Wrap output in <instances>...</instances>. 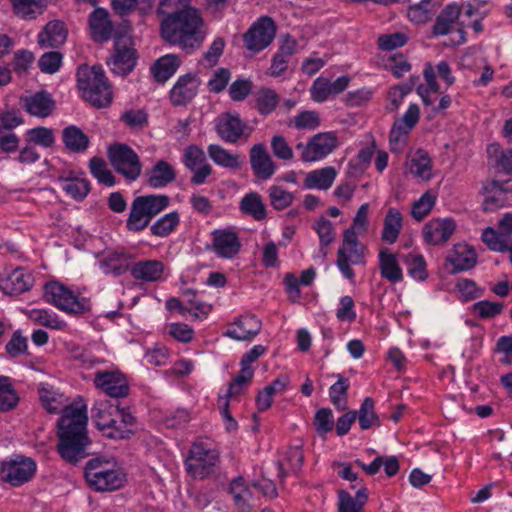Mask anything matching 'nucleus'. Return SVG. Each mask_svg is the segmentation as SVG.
<instances>
[{
  "mask_svg": "<svg viewBox=\"0 0 512 512\" xmlns=\"http://www.w3.org/2000/svg\"><path fill=\"white\" fill-rule=\"evenodd\" d=\"M44 297L48 303L68 314H84L91 310L88 298L79 297L70 288L56 281L45 284Z\"/></svg>",
  "mask_w": 512,
  "mask_h": 512,
  "instance_id": "0eeeda50",
  "label": "nucleus"
},
{
  "mask_svg": "<svg viewBox=\"0 0 512 512\" xmlns=\"http://www.w3.org/2000/svg\"><path fill=\"white\" fill-rule=\"evenodd\" d=\"M93 384L100 392L114 399L126 398L130 393L128 379L119 370L95 372Z\"/></svg>",
  "mask_w": 512,
  "mask_h": 512,
  "instance_id": "2eb2a0df",
  "label": "nucleus"
},
{
  "mask_svg": "<svg viewBox=\"0 0 512 512\" xmlns=\"http://www.w3.org/2000/svg\"><path fill=\"white\" fill-rule=\"evenodd\" d=\"M462 12V7L456 2L447 4L440 13L436 16L435 22L432 26L431 33L433 36H446L450 34Z\"/></svg>",
  "mask_w": 512,
  "mask_h": 512,
  "instance_id": "2f4dec72",
  "label": "nucleus"
},
{
  "mask_svg": "<svg viewBox=\"0 0 512 512\" xmlns=\"http://www.w3.org/2000/svg\"><path fill=\"white\" fill-rule=\"evenodd\" d=\"M138 54L133 48L132 40L129 37L115 35L114 51L107 61L111 71L119 76H126L136 66Z\"/></svg>",
  "mask_w": 512,
  "mask_h": 512,
  "instance_id": "4468645a",
  "label": "nucleus"
},
{
  "mask_svg": "<svg viewBox=\"0 0 512 512\" xmlns=\"http://www.w3.org/2000/svg\"><path fill=\"white\" fill-rule=\"evenodd\" d=\"M90 173L97 181L107 187L116 184V178L108 169L107 163L100 157H93L89 160Z\"/></svg>",
  "mask_w": 512,
  "mask_h": 512,
  "instance_id": "052dcab7",
  "label": "nucleus"
},
{
  "mask_svg": "<svg viewBox=\"0 0 512 512\" xmlns=\"http://www.w3.org/2000/svg\"><path fill=\"white\" fill-rule=\"evenodd\" d=\"M313 230L319 237V252L321 253V256L325 258L327 255L326 248L335 240V227L330 220L322 217L314 223Z\"/></svg>",
  "mask_w": 512,
  "mask_h": 512,
  "instance_id": "5fc2aeb1",
  "label": "nucleus"
},
{
  "mask_svg": "<svg viewBox=\"0 0 512 512\" xmlns=\"http://www.w3.org/2000/svg\"><path fill=\"white\" fill-rule=\"evenodd\" d=\"M34 278L24 268H16L0 280V288L5 294L18 295L29 291L33 286Z\"/></svg>",
  "mask_w": 512,
  "mask_h": 512,
  "instance_id": "c756f323",
  "label": "nucleus"
},
{
  "mask_svg": "<svg viewBox=\"0 0 512 512\" xmlns=\"http://www.w3.org/2000/svg\"><path fill=\"white\" fill-rule=\"evenodd\" d=\"M183 295L186 298V314L189 313L197 319H203L211 312V306L199 301L191 289L185 290Z\"/></svg>",
  "mask_w": 512,
  "mask_h": 512,
  "instance_id": "69168bd1",
  "label": "nucleus"
},
{
  "mask_svg": "<svg viewBox=\"0 0 512 512\" xmlns=\"http://www.w3.org/2000/svg\"><path fill=\"white\" fill-rule=\"evenodd\" d=\"M207 154L213 163L230 171H237L242 167V159L239 154L233 153L219 144H210Z\"/></svg>",
  "mask_w": 512,
  "mask_h": 512,
  "instance_id": "72a5a7b5",
  "label": "nucleus"
},
{
  "mask_svg": "<svg viewBox=\"0 0 512 512\" xmlns=\"http://www.w3.org/2000/svg\"><path fill=\"white\" fill-rule=\"evenodd\" d=\"M276 25L269 16H261L243 34L245 48L253 54L266 49L276 36Z\"/></svg>",
  "mask_w": 512,
  "mask_h": 512,
  "instance_id": "9b49d317",
  "label": "nucleus"
},
{
  "mask_svg": "<svg viewBox=\"0 0 512 512\" xmlns=\"http://www.w3.org/2000/svg\"><path fill=\"white\" fill-rule=\"evenodd\" d=\"M161 37L186 52L198 49L206 38V26L199 9L174 11L160 22Z\"/></svg>",
  "mask_w": 512,
  "mask_h": 512,
  "instance_id": "f03ea898",
  "label": "nucleus"
},
{
  "mask_svg": "<svg viewBox=\"0 0 512 512\" xmlns=\"http://www.w3.org/2000/svg\"><path fill=\"white\" fill-rule=\"evenodd\" d=\"M114 421L111 424L113 429L121 428L126 431L121 437H108L114 440L130 439L136 431L137 420L136 417L131 413L128 407H122L120 409L118 417H113Z\"/></svg>",
  "mask_w": 512,
  "mask_h": 512,
  "instance_id": "864d4df0",
  "label": "nucleus"
},
{
  "mask_svg": "<svg viewBox=\"0 0 512 512\" xmlns=\"http://www.w3.org/2000/svg\"><path fill=\"white\" fill-rule=\"evenodd\" d=\"M180 224V215L177 211L169 212L158 218L150 225V233L153 236L165 238L170 236Z\"/></svg>",
  "mask_w": 512,
  "mask_h": 512,
  "instance_id": "09e8293b",
  "label": "nucleus"
},
{
  "mask_svg": "<svg viewBox=\"0 0 512 512\" xmlns=\"http://www.w3.org/2000/svg\"><path fill=\"white\" fill-rule=\"evenodd\" d=\"M408 275L415 281L423 282L428 276L427 263L424 256L418 252L412 251L403 258Z\"/></svg>",
  "mask_w": 512,
  "mask_h": 512,
  "instance_id": "de8ad7c7",
  "label": "nucleus"
},
{
  "mask_svg": "<svg viewBox=\"0 0 512 512\" xmlns=\"http://www.w3.org/2000/svg\"><path fill=\"white\" fill-rule=\"evenodd\" d=\"M120 121L132 131H141L148 126V113L145 109H127L122 112Z\"/></svg>",
  "mask_w": 512,
  "mask_h": 512,
  "instance_id": "680f3d73",
  "label": "nucleus"
},
{
  "mask_svg": "<svg viewBox=\"0 0 512 512\" xmlns=\"http://www.w3.org/2000/svg\"><path fill=\"white\" fill-rule=\"evenodd\" d=\"M379 270L381 277L391 283H398L403 280V271L397 257L388 249H381L378 254Z\"/></svg>",
  "mask_w": 512,
  "mask_h": 512,
  "instance_id": "c9c22d12",
  "label": "nucleus"
},
{
  "mask_svg": "<svg viewBox=\"0 0 512 512\" xmlns=\"http://www.w3.org/2000/svg\"><path fill=\"white\" fill-rule=\"evenodd\" d=\"M67 34L68 31L63 21H50L38 34V44L42 48H57L65 43Z\"/></svg>",
  "mask_w": 512,
  "mask_h": 512,
  "instance_id": "473e14b6",
  "label": "nucleus"
},
{
  "mask_svg": "<svg viewBox=\"0 0 512 512\" xmlns=\"http://www.w3.org/2000/svg\"><path fill=\"white\" fill-rule=\"evenodd\" d=\"M25 111L31 116L46 118L55 108V101L51 94L45 90L38 91L22 99Z\"/></svg>",
  "mask_w": 512,
  "mask_h": 512,
  "instance_id": "7c9ffc66",
  "label": "nucleus"
},
{
  "mask_svg": "<svg viewBox=\"0 0 512 512\" xmlns=\"http://www.w3.org/2000/svg\"><path fill=\"white\" fill-rule=\"evenodd\" d=\"M165 265L156 259L135 262L131 268V276L142 282L156 283L164 280Z\"/></svg>",
  "mask_w": 512,
  "mask_h": 512,
  "instance_id": "cd10ccee",
  "label": "nucleus"
},
{
  "mask_svg": "<svg viewBox=\"0 0 512 512\" xmlns=\"http://www.w3.org/2000/svg\"><path fill=\"white\" fill-rule=\"evenodd\" d=\"M439 6V3L434 0H421L408 7L407 17L414 24H425L434 17Z\"/></svg>",
  "mask_w": 512,
  "mask_h": 512,
  "instance_id": "c03bdc74",
  "label": "nucleus"
},
{
  "mask_svg": "<svg viewBox=\"0 0 512 512\" xmlns=\"http://www.w3.org/2000/svg\"><path fill=\"white\" fill-rule=\"evenodd\" d=\"M239 209L243 214L251 216L256 221H262L267 217L266 205L257 192L245 194L240 200Z\"/></svg>",
  "mask_w": 512,
  "mask_h": 512,
  "instance_id": "37998d69",
  "label": "nucleus"
},
{
  "mask_svg": "<svg viewBox=\"0 0 512 512\" xmlns=\"http://www.w3.org/2000/svg\"><path fill=\"white\" fill-rule=\"evenodd\" d=\"M482 241L491 251L507 252L512 245V213H506L499 221L498 229L487 227L481 234Z\"/></svg>",
  "mask_w": 512,
  "mask_h": 512,
  "instance_id": "a211bd4d",
  "label": "nucleus"
},
{
  "mask_svg": "<svg viewBox=\"0 0 512 512\" xmlns=\"http://www.w3.org/2000/svg\"><path fill=\"white\" fill-rule=\"evenodd\" d=\"M448 260L453 266V271L459 272L473 268L477 257L472 247L466 244H457Z\"/></svg>",
  "mask_w": 512,
  "mask_h": 512,
  "instance_id": "79ce46f5",
  "label": "nucleus"
},
{
  "mask_svg": "<svg viewBox=\"0 0 512 512\" xmlns=\"http://www.w3.org/2000/svg\"><path fill=\"white\" fill-rule=\"evenodd\" d=\"M77 83L82 98L91 106L101 109L111 104L113 98L111 86L101 66L80 68L77 73Z\"/></svg>",
  "mask_w": 512,
  "mask_h": 512,
  "instance_id": "20e7f679",
  "label": "nucleus"
},
{
  "mask_svg": "<svg viewBox=\"0 0 512 512\" xmlns=\"http://www.w3.org/2000/svg\"><path fill=\"white\" fill-rule=\"evenodd\" d=\"M423 77L426 82V85H419L417 87V93L421 97L422 102L425 106H430L433 104V100L430 96L431 93H438L440 90V86L438 82L435 80V71L434 67L427 63L423 70Z\"/></svg>",
  "mask_w": 512,
  "mask_h": 512,
  "instance_id": "3c124183",
  "label": "nucleus"
},
{
  "mask_svg": "<svg viewBox=\"0 0 512 512\" xmlns=\"http://www.w3.org/2000/svg\"><path fill=\"white\" fill-rule=\"evenodd\" d=\"M304 462V453L301 447L295 446L287 449L285 457L282 462L279 463V473L282 476L285 469L289 472H298Z\"/></svg>",
  "mask_w": 512,
  "mask_h": 512,
  "instance_id": "0e129e2a",
  "label": "nucleus"
},
{
  "mask_svg": "<svg viewBox=\"0 0 512 512\" xmlns=\"http://www.w3.org/2000/svg\"><path fill=\"white\" fill-rule=\"evenodd\" d=\"M58 182L66 195L75 201H83L91 191L90 181L83 172H65L58 177Z\"/></svg>",
  "mask_w": 512,
  "mask_h": 512,
  "instance_id": "a878e982",
  "label": "nucleus"
},
{
  "mask_svg": "<svg viewBox=\"0 0 512 512\" xmlns=\"http://www.w3.org/2000/svg\"><path fill=\"white\" fill-rule=\"evenodd\" d=\"M88 486L96 492H110L120 489L126 475L113 458L96 457L90 459L84 468Z\"/></svg>",
  "mask_w": 512,
  "mask_h": 512,
  "instance_id": "7ed1b4c3",
  "label": "nucleus"
},
{
  "mask_svg": "<svg viewBox=\"0 0 512 512\" xmlns=\"http://www.w3.org/2000/svg\"><path fill=\"white\" fill-rule=\"evenodd\" d=\"M410 172L422 180H430L432 176V162L424 150H418L411 159Z\"/></svg>",
  "mask_w": 512,
  "mask_h": 512,
  "instance_id": "4d7b16f0",
  "label": "nucleus"
},
{
  "mask_svg": "<svg viewBox=\"0 0 512 512\" xmlns=\"http://www.w3.org/2000/svg\"><path fill=\"white\" fill-rule=\"evenodd\" d=\"M170 205V198L164 194H147L133 199L126 228L131 232L146 229L152 219Z\"/></svg>",
  "mask_w": 512,
  "mask_h": 512,
  "instance_id": "39448f33",
  "label": "nucleus"
},
{
  "mask_svg": "<svg viewBox=\"0 0 512 512\" xmlns=\"http://www.w3.org/2000/svg\"><path fill=\"white\" fill-rule=\"evenodd\" d=\"M338 380L329 388V396L332 404L338 411L347 408V392L350 387L349 379L337 375Z\"/></svg>",
  "mask_w": 512,
  "mask_h": 512,
  "instance_id": "13d9d810",
  "label": "nucleus"
},
{
  "mask_svg": "<svg viewBox=\"0 0 512 512\" xmlns=\"http://www.w3.org/2000/svg\"><path fill=\"white\" fill-rule=\"evenodd\" d=\"M176 179V170L172 164L166 160H158L145 172V182L153 189L167 187Z\"/></svg>",
  "mask_w": 512,
  "mask_h": 512,
  "instance_id": "c85d7f7f",
  "label": "nucleus"
},
{
  "mask_svg": "<svg viewBox=\"0 0 512 512\" xmlns=\"http://www.w3.org/2000/svg\"><path fill=\"white\" fill-rule=\"evenodd\" d=\"M262 322L253 314H245L229 323L224 332L227 336L236 341H251L261 331Z\"/></svg>",
  "mask_w": 512,
  "mask_h": 512,
  "instance_id": "aec40b11",
  "label": "nucleus"
},
{
  "mask_svg": "<svg viewBox=\"0 0 512 512\" xmlns=\"http://www.w3.org/2000/svg\"><path fill=\"white\" fill-rule=\"evenodd\" d=\"M108 158L114 170L128 182L136 181L142 172V163L138 154L125 143L109 146Z\"/></svg>",
  "mask_w": 512,
  "mask_h": 512,
  "instance_id": "1a4fd4ad",
  "label": "nucleus"
},
{
  "mask_svg": "<svg viewBox=\"0 0 512 512\" xmlns=\"http://www.w3.org/2000/svg\"><path fill=\"white\" fill-rule=\"evenodd\" d=\"M215 130L221 140L226 143L236 144L247 141L251 135V129L238 114L225 113L216 120Z\"/></svg>",
  "mask_w": 512,
  "mask_h": 512,
  "instance_id": "dca6fc26",
  "label": "nucleus"
},
{
  "mask_svg": "<svg viewBox=\"0 0 512 512\" xmlns=\"http://www.w3.org/2000/svg\"><path fill=\"white\" fill-rule=\"evenodd\" d=\"M508 192H512V181L492 180L484 183L481 190L484 211H494L503 207Z\"/></svg>",
  "mask_w": 512,
  "mask_h": 512,
  "instance_id": "393cba45",
  "label": "nucleus"
},
{
  "mask_svg": "<svg viewBox=\"0 0 512 512\" xmlns=\"http://www.w3.org/2000/svg\"><path fill=\"white\" fill-rule=\"evenodd\" d=\"M375 402L371 397H366L357 412V419L362 430L381 425L379 416L375 413Z\"/></svg>",
  "mask_w": 512,
  "mask_h": 512,
  "instance_id": "603ef678",
  "label": "nucleus"
},
{
  "mask_svg": "<svg viewBox=\"0 0 512 512\" xmlns=\"http://www.w3.org/2000/svg\"><path fill=\"white\" fill-rule=\"evenodd\" d=\"M402 228L403 216L401 212L394 207L389 208L384 217L381 240L390 245L396 243Z\"/></svg>",
  "mask_w": 512,
  "mask_h": 512,
  "instance_id": "4c0bfd02",
  "label": "nucleus"
},
{
  "mask_svg": "<svg viewBox=\"0 0 512 512\" xmlns=\"http://www.w3.org/2000/svg\"><path fill=\"white\" fill-rule=\"evenodd\" d=\"M38 395L42 407L50 414L62 412L57 422V451L62 459L76 464L88 456L90 439L86 410L68 405V398L48 383H40Z\"/></svg>",
  "mask_w": 512,
  "mask_h": 512,
  "instance_id": "f257e3e1",
  "label": "nucleus"
},
{
  "mask_svg": "<svg viewBox=\"0 0 512 512\" xmlns=\"http://www.w3.org/2000/svg\"><path fill=\"white\" fill-rule=\"evenodd\" d=\"M254 107L262 116L270 115L277 108L280 98L275 90L262 87L254 93Z\"/></svg>",
  "mask_w": 512,
  "mask_h": 512,
  "instance_id": "49530a36",
  "label": "nucleus"
},
{
  "mask_svg": "<svg viewBox=\"0 0 512 512\" xmlns=\"http://www.w3.org/2000/svg\"><path fill=\"white\" fill-rule=\"evenodd\" d=\"M181 162L191 173L190 184L203 185L213 173V167L207 161L205 151L196 144L188 145L181 155Z\"/></svg>",
  "mask_w": 512,
  "mask_h": 512,
  "instance_id": "f8f14e48",
  "label": "nucleus"
},
{
  "mask_svg": "<svg viewBox=\"0 0 512 512\" xmlns=\"http://www.w3.org/2000/svg\"><path fill=\"white\" fill-rule=\"evenodd\" d=\"M229 491L233 496L235 504L242 511H248L250 508V499L252 497V493L244 478L237 477L230 483Z\"/></svg>",
  "mask_w": 512,
  "mask_h": 512,
  "instance_id": "6e6d98bb",
  "label": "nucleus"
},
{
  "mask_svg": "<svg viewBox=\"0 0 512 512\" xmlns=\"http://www.w3.org/2000/svg\"><path fill=\"white\" fill-rule=\"evenodd\" d=\"M338 145L335 132H320L313 135L306 143H298L296 149L301 150V160L306 163L321 161L331 154Z\"/></svg>",
  "mask_w": 512,
  "mask_h": 512,
  "instance_id": "ddd939ff",
  "label": "nucleus"
},
{
  "mask_svg": "<svg viewBox=\"0 0 512 512\" xmlns=\"http://www.w3.org/2000/svg\"><path fill=\"white\" fill-rule=\"evenodd\" d=\"M121 408L120 405H114L109 401L96 402L92 407V421L103 436L121 437L123 433H126V431L121 428L113 429L111 427L114 421L113 417H118Z\"/></svg>",
  "mask_w": 512,
  "mask_h": 512,
  "instance_id": "6ab92c4d",
  "label": "nucleus"
},
{
  "mask_svg": "<svg viewBox=\"0 0 512 512\" xmlns=\"http://www.w3.org/2000/svg\"><path fill=\"white\" fill-rule=\"evenodd\" d=\"M181 63L178 55L167 54L156 60L151 67V72L157 82L165 83L177 72Z\"/></svg>",
  "mask_w": 512,
  "mask_h": 512,
  "instance_id": "ea45409f",
  "label": "nucleus"
},
{
  "mask_svg": "<svg viewBox=\"0 0 512 512\" xmlns=\"http://www.w3.org/2000/svg\"><path fill=\"white\" fill-rule=\"evenodd\" d=\"M241 241L234 227L215 229L211 232L210 250L219 258L232 259L241 249Z\"/></svg>",
  "mask_w": 512,
  "mask_h": 512,
  "instance_id": "f3484780",
  "label": "nucleus"
},
{
  "mask_svg": "<svg viewBox=\"0 0 512 512\" xmlns=\"http://www.w3.org/2000/svg\"><path fill=\"white\" fill-rule=\"evenodd\" d=\"M337 177V170L333 166H326L310 171L304 179L307 189L328 190Z\"/></svg>",
  "mask_w": 512,
  "mask_h": 512,
  "instance_id": "e433bc0d",
  "label": "nucleus"
},
{
  "mask_svg": "<svg viewBox=\"0 0 512 512\" xmlns=\"http://www.w3.org/2000/svg\"><path fill=\"white\" fill-rule=\"evenodd\" d=\"M350 77L343 75L331 82L325 77H318L310 88L311 99L317 103L327 101L331 96L342 93L349 85Z\"/></svg>",
  "mask_w": 512,
  "mask_h": 512,
  "instance_id": "b1692460",
  "label": "nucleus"
},
{
  "mask_svg": "<svg viewBox=\"0 0 512 512\" xmlns=\"http://www.w3.org/2000/svg\"><path fill=\"white\" fill-rule=\"evenodd\" d=\"M249 162L254 176L260 180L270 179L277 170V164L263 143H256L250 148Z\"/></svg>",
  "mask_w": 512,
  "mask_h": 512,
  "instance_id": "4be33fe9",
  "label": "nucleus"
},
{
  "mask_svg": "<svg viewBox=\"0 0 512 512\" xmlns=\"http://www.w3.org/2000/svg\"><path fill=\"white\" fill-rule=\"evenodd\" d=\"M220 460V452L204 441L193 442L184 461L186 472L197 480H203L214 473Z\"/></svg>",
  "mask_w": 512,
  "mask_h": 512,
  "instance_id": "423d86ee",
  "label": "nucleus"
},
{
  "mask_svg": "<svg viewBox=\"0 0 512 512\" xmlns=\"http://www.w3.org/2000/svg\"><path fill=\"white\" fill-rule=\"evenodd\" d=\"M19 402V396L14 389L10 378L0 376V412L14 409Z\"/></svg>",
  "mask_w": 512,
  "mask_h": 512,
  "instance_id": "bf43d9fd",
  "label": "nucleus"
},
{
  "mask_svg": "<svg viewBox=\"0 0 512 512\" xmlns=\"http://www.w3.org/2000/svg\"><path fill=\"white\" fill-rule=\"evenodd\" d=\"M26 141L32 145L50 148L55 144V135L51 128L38 126L26 131Z\"/></svg>",
  "mask_w": 512,
  "mask_h": 512,
  "instance_id": "e2e57ef3",
  "label": "nucleus"
},
{
  "mask_svg": "<svg viewBox=\"0 0 512 512\" xmlns=\"http://www.w3.org/2000/svg\"><path fill=\"white\" fill-rule=\"evenodd\" d=\"M62 141L67 150L83 153L89 147V137L76 125H70L62 131Z\"/></svg>",
  "mask_w": 512,
  "mask_h": 512,
  "instance_id": "a19ab883",
  "label": "nucleus"
},
{
  "mask_svg": "<svg viewBox=\"0 0 512 512\" xmlns=\"http://www.w3.org/2000/svg\"><path fill=\"white\" fill-rule=\"evenodd\" d=\"M37 470L36 462L22 454H13L0 463V478L13 487L29 482Z\"/></svg>",
  "mask_w": 512,
  "mask_h": 512,
  "instance_id": "9d476101",
  "label": "nucleus"
},
{
  "mask_svg": "<svg viewBox=\"0 0 512 512\" xmlns=\"http://www.w3.org/2000/svg\"><path fill=\"white\" fill-rule=\"evenodd\" d=\"M435 203L436 197L430 191H426L413 203L411 209L412 218L416 221L423 220L431 212Z\"/></svg>",
  "mask_w": 512,
  "mask_h": 512,
  "instance_id": "774afa93",
  "label": "nucleus"
},
{
  "mask_svg": "<svg viewBox=\"0 0 512 512\" xmlns=\"http://www.w3.org/2000/svg\"><path fill=\"white\" fill-rule=\"evenodd\" d=\"M16 16L24 20H33L43 14L47 0H10Z\"/></svg>",
  "mask_w": 512,
  "mask_h": 512,
  "instance_id": "a18cd8bd",
  "label": "nucleus"
},
{
  "mask_svg": "<svg viewBox=\"0 0 512 512\" xmlns=\"http://www.w3.org/2000/svg\"><path fill=\"white\" fill-rule=\"evenodd\" d=\"M365 247L359 242L354 227L346 229L343 233V241L337 251L336 265L341 274L348 280L354 281L355 272L351 265L365 264Z\"/></svg>",
  "mask_w": 512,
  "mask_h": 512,
  "instance_id": "6e6552de",
  "label": "nucleus"
},
{
  "mask_svg": "<svg viewBox=\"0 0 512 512\" xmlns=\"http://www.w3.org/2000/svg\"><path fill=\"white\" fill-rule=\"evenodd\" d=\"M456 230L454 220L450 218L432 219L422 228L424 242L428 245H444Z\"/></svg>",
  "mask_w": 512,
  "mask_h": 512,
  "instance_id": "5701e85b",
  "label": "nucleus"
},
{
  "mask_svg": "<svg viewBox=\"0 0 512 512\" xmlns=\"http://www.w3.org/2000/svg\"><path fill=\"white\" fill-rule=\"evenodd\" d=\"M28 318L35 324L54 330H63L66 327L64 320L55 312L47 309H32L28 313Z\"/></svg>",
  "mask_w": 512,
  "mask_h": 512,
  "instance_id": "8fccbe9b",
  "label": "nucleus"
},
{
  "mask_svg": "<svg viewBox=\"0 0 512 512\" xmlns=\"http://www.w3.org/2000/svg\"><path fill=\"white\" fill-rule=\"evenodd\" d=\"M99 266L105 275L121 276L131 268L130 257L126 253H108L100 260Z\"/></svg>",
  "mask_w": 512,
  "mask_h": 512,
  "instance_id": "58836bf2",
  "label": "nucleus"
},
{
  "mask_svg": "<svg viewBox=\"0 0 512 512\" xmlns=\"http://www.w3.org/2000/svg\"><path fill=\"white\" fill-rule=\"evenodd\" d=\"M352 489H357L355 497L345 490L338 494V512H363V507L368 500V491L366 487L358 484L352 485Z\"/></svg>",
  "mask_w": 512,
  "mask_h": 512,
  "instance_id": "f704fd0d",
  "label": "nucleus"
},
{
  "mask_svg": "<svg viewBox=\"0 0 512 512\" xmlns=\"http://www.w3.org/2000/svg\"><path fill=\"white\" fill-rule=\"evenodd\" d=\"M88 22L91 37L95 42L103 43L113 36L114 26L110 19V14L105 8H96L89 15Z\"/></svg>",
  "mask_w": 512,
  "mask_h": 512,
  "instance_id": "bb28decb",
  "label": "nucleus"
},
{
  "mask_svg": "<svg viewBox=\"0 0 512 512\" xmlns=\"http://www.w3.org/2000/svg\"><path fill=\"white\" fill-rule=\"evenodd\" d=\"M200 78L196 73H187L178 77L170 90L169 98L173 106H185L198 93Z\"/></svg>",
  "mask_w": 512,
  "mask_h": 512,
  "instance_id": "412c9836",
  "label": "nucleus"
},
{
  "mask_svg": "<svg viewBox=\"0 0 512 512\" xmlns=\"http://www.w3.org/2000/svg\"><path fill=\"white\" fill-rule=\"evenodd\" d=\"M268 196L271 206L277 211H281L289 207L294 200V196L291 192L278 185H272L269 187Z\"/></svg>",
  "mask_w": 512,
  "mask_h": 512,
  "instance_id": "338daca9",
  "label": "nucleus"
}]
</instances>
